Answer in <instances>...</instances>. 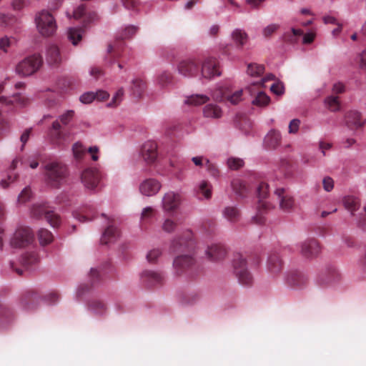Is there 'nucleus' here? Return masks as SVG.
I'll use <instances>...</instances> for the list:
<instances>
[{
	"label": "nucleus",
	"instance_id": "nucleus-56",
	"mask_svg": "<svg viewBox=\"0 0 366 366\" xmlns=\"http://www.w3.org/2000/svg\"><path fill=\"white\" fill-rule=\"evenodd\" d=\"M323 188L327 192H330L334 187V181L331 177H325L322 180Z\"/></svg>",
	"mask_w": 366,
	"mask_h": 366
},
{
	"label": "nucleus",
	"instance_id": "nucleus-37",
	"mask_svg": "<svg viewBox=\"0 0 366 366\" xmlns=\"http://www.w3.org/2000/svg\"><path fill=\"white\" fill-rule=\"evenodd\" d=\"M50 136L51 138L58 144H59L61 139H63V134L61 132V124L58 121L53 122Z\"/></svg>",
	"mask_w": 366,
	"mask_h": 366
},
{
	"label": "nucleus",
	"instance_id": "nucleus-40",
	"mask_svg": "<svg viewBox=\"0 0 366 366\" xmlns=\"http://www.w3.org/2000/svg\"><path fill=\"white\" fill-rule=\"evenodd\" d=\"M16 43L14 37L4 36L0 38V50L4 53H7L9 49Z\"/></svg>",
	"mask_w": 366,
	"mask_h": 366
},
{
	"label": "nucleus",
	"instance_id": "nucleus-63",
	"mask_svg": "<svg viewBox=\"0 0 366 366\" xmlns=\"http://www.w3.org/2000/svg\"><path fill=\"white\" fill-rule=\"evenodd\" d=\"M95 94V99L99 101H104L109 97V94L105 91H99Z\"/></svg>",
	"mask_w": 366,
	"mask_h": 366
},
{
	"label": "nucleus",
	"instance_id": "nucleus-22",
	"mask_svg": "<svg viewBox=\"0 0 366 366\" xmlns=\"http://www.w3.org/2000/svg\"><path fill=\"white\" fill-rule=\"evenodd\" d=\"M19 162L24 164L23 160L19 157H16L12 161L6 177L3 178L0 182V185L3 189L8 188L9 185L14 183L19 177V174L16 173L14 170Z\"/></svg>",
	"mask_w": 366,
	"mask_h": 366
},
{
	"label": "nucleus",
	"instance_id": "nucleus-18",
	"mask_svg": "<svg viewBox=\"0 0 366 366\" xmlns=\"http://www.w3.org/2000/svg\"><path fill=\"white\" fill-rule=\"evenodd\" d=\"M179 73L184 76H197L199 71V64L194 59H185L178 64Z\"/></svg>",
	"mask_w": 366,
	"mask_h": 366
},
{
	"label": "nucleus",
	"instance_id": "nucleus-19",
	"mask_svg": "<svg viewBox=\"0 0 366 366\" xmlns=\"http://www.w3.org/2000/svg\"><path fill=\"white\" fill-rule=\"evenodd\" d=\"M366 123V119L357 111H350L345 114V124L352 130L362 128Z\"/></svg>",
	"mask_w": 366,
	"mask_h": 366
},
{
	"label": "nucleus",
	"instance_id": "nucleus-64",
	"mask_svg": "<svg viewBox=\"0 0 366 366\" xmlns=\"http://www.w3.org/2000/svg\"><path fill=\"white\" fill-rule=\"evenodd\" d=\"M315 34L313 33H307V34H305L304 36H303V43L304 44H310L312 43L314 39H315Z\"/></svg>",
	"mask_w": 366,
	"mask_h": 366
},
{
	"label": "nucleus",
	"instance_id": "nucleus-35",
	"mask_svg": "<svg viewBox=\"0 0 366 366\" xmlns=\"http://www.w3.org/2000/svg\"><path fill=\"white\" fill-rule=\"evenodd\" d=\"M204 115L206 117L219 118L221 117L220 108L214 104H208L204 108Z\"/></svg>",
	"mask_w": 366,
	"mask_h": 366
},
{
	"label": "nucleus",
	"instance_id": "nucleus-13",
	"mask_svg": "<svg viewBox=\"0 0 366 366\" xmlns=\"http://www.w3.org/2000/svg\"><path fill=\"white\" fill-rule=\"evenodd\" d=\"M260 87L259 83H252L247 89L252 96H254L252 104L258 107H264L269 104L270 99L264 92L259 90Z\"/></svg>",
	"mask_w": 366,
	"mask_h": 366
},
{
	"label": "nucleus",
	"instance_id": "nucleus-17",
	"mask_svg": "<svg viewBox=\"0 0 366 366\" xmlns=\"http://www.w3.org/2000/svg\"><path fill=\"white\" fill-rule=\"evenodd\" d=\"M227 252L225 247L221 244H212L205 250L207 258L214 262L222 261L227 256Z\"/></svg>",
	"mask_w": 366,
	"mask_h": 366
},
{
	"label": "nucleus",
	"instance_id": "nucleus-5",
	"mask_svg": "<svg viewBox=\"0 0 366 366\" xmlns=\"http://www.w3.org/2000/svg\"><path fill=\"white\" fill-rule=\"evenodd\" d=\"M37 29L39 33L45 36H49L54 34L56 24L54 16L47 11H41L35 19Z\"/></svg>",
	"mask_w": 366,
	"mask_h": 366
},
{
	"label": "nucleus",
	"instance_id": "nucleus-46",
	"mask_svg": "<svg viewBox=\"0 0 366 366\" xmlns=\"http://www.w3.org/2000/svg\"><path fill=\"white\" fill-rule=\"evenodd\" d=\"M117 230H104L102 234L101 241L104 244L114 241L116 239Z\"/></svg>",
	"mask_w": 366,
	"mask_h": 366
},
{
	"label": "nucleus",
	"instance_id": "nucleus-12",
	"mask_svg": "<svg viewBox=\"0 0 366 366\" xmlns=\"http://www.w3.org/2000/svg\"><path fill=\"white\" fill-rule=\"evenodd\" d=\"M141 156L147 164H153L158 157L157 144L155 142H145L141 149Z\"/></svg>",
	"mask_w": 366,
	"mask_h": 366
},
{
	"label": "nucleus",
	"instance_id": "nucleus-38",
	"mask_svg": "<svg viewBox=\"0 0 366 366\" xmlns=\"http://www.w3.org/2000/svg\"><path fill=\"white\" fill-rule=\"evenodd\" d=\"M172 81V75L167 71L159 73L157 76V83L160 86L164 87L169 84Z\"/></svg>",
	"mask_w": 366,
	"mask_h": 366
},
{
	"label": "nucleus",
	"instance_id": "nucleus-27",
	"mask_svg": "<svg viewBox=\"0 0 366 366\" xmlns=\"http://www.w3.org/2000/svg\"><path fill=\"white\" fill-rule=\"evenodd\" d=\"M342 204L345 208L352 214L359 209L360 207V199L354 195H347L342 198Z\"/></svg>",
	"mask_w": 366,
	"mask_h": 366
},
{
	"label": "nucleus",
	"instance_id": "nucleus-16",
	"mask_svg": "<svg viewBox=\"0 0 366 366\" xmlns=\"http://www.w3.org/2000/svg\"><path fill=\"white\" fill-rule=\"evenodd\" d=\"M33 239L31 230H15L11 239V244L14 247H24L30 244Z\"/></svg>",
	"mask_w": 366,
	"mask_h": 366
},
{
	"label": "nucleus",
	"instance_id": "nucleus-41",
	"mask_svg": "<svg viewBox=\"0 0 366 366\" xmlns=\"http://www.w3.org/2000/svg\"><path fill=\"white\" fill-rule=\"evenodd\" d=\"M38 237L41 245L49 244L53 240V234L49 230H39Z\"/></svg>",
	"mask_w": 366,
	"mask_h": 366
},
{
	"label": "nucleus",
	"instance_id": "nucleus-6",
	"mask_svg": "<svg viewBox=\"0 0 366 366\" xmlns=\"http://www.w3.org/2000/svg\"><path fill=\"white\" fill-rule=\"evenodd\" d=\"M190 247L191 249L187 253L181 254L174 259L173 267L177 275L183 273L196 263L193 243H191Z\"/></svg>",
	"mask_w": 366,
	"mask_h": 366
},
{
	"label": "nucleus",
	"instance_id": "nucleus-9",
	"mask_svg": "<svg viewBox=\"0 0 366 366\" xmlns=\"http://www.w3.org/2000/svg\"><path fill=\"white\" fill-rule=\"evenodd\" d=\"M102 178L101 172L95 168H87L81 175V180L84 187L90 190H94L99 186Z\"/></svg>",
	"mask_w": 366,
	"mask_h": 366
},
{
	"label": "nucleus",
	"instance_id": "nucleus-20",
	"mask_svg": "<svg viewBox=\"0 0 366 366\" xmlns=\"http://www.w3.org/2000/svg\"><path fill=\"white\" fill-rule=\"evenodd\" d=\"M274 194L280 202V207L284 212H292L295 207V200L292 197L285 192L284 188H277Z\"/></svg>",
	"mask_w": 366,
	"mask_h": 366
},
{
	"label": "nucleus",
	"instance_id": "nucleus-25",
	"mask_svg": "<svg viewBox=\"0 0 366 366\" xmlns=\"http://www.w3.org/2000/svg\"><path fill=\"white\" fill-rule=\"evenodd\" d=\"M46 60L50 65L57 66L61 61L59 49L56 45H50L46 50Z\"/></svg>",
	"mask_w": 366,
	"mask_h": 366
},
{
	"label": "nucleus",
	"instance_id": "nucleus-21",
	"mask_svg": "<svg viewBox=\"0 0 366 366\" xmlns=\"http://www.w3.org/2000/svg\"><path fill=\"white\" fill-rule=\"evenodd\" d=\"M181 197L179 194L168 192L162 198V207L164 211L173 212L179 207Z\"/></svg>",
	"mask_w": 366,
	"mask_h": 366
},
{
	"label": "nucleus",
	"instance_id": "nucleus-53",
	"mask_svg": "<svg viewBox=\"0 0 366 366\" xmlns=\"http://www.w3.org/2000/svg\"><path fill=\"white\" fill-rule=\"evenodd\" d=\"M300 125V120L298 119H292L289 124V133L296 134L298 132Z\"/></svg>",
	"mask_w": 366,
	"mask_h": 366
},
{
	"label": "nucleus",
	"instance_id": "nucleus-26",
	"mask_svg": "<svg viewBox=\"0 0 366 366\" xmlns=\"http://www.w3.org/2000/svg\"><path fill=\"white\" fill-rule=\"evenodd\" d=\"M281 142V135L278 131L271 130L264 137V143L268 149L277 148Z\"/></svg>",
	"mask_w": 366,
	"mask_h": 366
},
{
	"label": "nucleus",
	"instance_id": "nucleus-10",
	"mask_svg": "<svg viewBox=\"0 0 366 366\" xmlns=\"http://www.w3.org/2000/svg\"><path fill=\"white\" fill-rule=\"evenodd\" d=\"M220 74L221 71L219 67V62L215 58L208 57L204 60L201 67V75L202 78L210 79Z\"/></svg>",
	"mask_w": 366,
	"mask_h": 366
},
{
	"label": "nucleus",
	"instance_id": "nucleus-48",
	"mask_svg": "<svg viewBox=\"0 0 366 366\" xmlns=\"http://www.w3.org/2000/svg\"><path fill=\"white\" fill-rule=\"evenodd\" d=\"M144 277L152 282H159L162 280V275L154 271L147 270L143 272Z\"/></svg>",
	"mask_w": 366,
	"mask_h": 366
},
{
	"label": "nucleus",
	"instance_id": "nucleus-60",
	"mask_svg": "<svg viewBox=\"0 0 366 366\" xmlns=\"http://www.w3.org/2000/svg\"><path fill=\"white\" fill-rule=\"evenodd\" d=\"M270 89L273 93L277 95H281L284 92V86L281 84H273Z\"/></svg>",
	"mask_w": 366,
	"mask_h": 366
},
{
	"label": "nucleus",
	"instance_id": "nucleus-4",
	"mask_svg": "<svg viewBox=\"0 0 366 366\" xmlns=\"http://www.w3.org/2000/svg\"><path fill=\"white\" fill-rule=\"evenodd\" d=\"M43 59L39 54H33L24 59L16 67V73L22 76H28L36 73L42 66Z\"/></svg>",
	"mask_w": 366,
	"mask_h": 366
},
{
	"label": "nucleus",
	"instance_id": "nucleus-49",
	"mask_svg": "<svg viewBox=\"0 0 366 366\" xmlns=\"http://www.w3.org/2000/svg\"><path fill=\"white\" fill-rule=\"evenodd\" d=\"M31 197V192L29 187H25L18 197L19 203L24 204L29 201Z\"/></svg>",
	"mask_w": 366,
	"mask_h": 366
},
{
	"label": "nucleus",
	"instance_id": "nucleus-59",
	"mask_svg": "<svg viewBox=\"0 0 366 366\" xmlns=\"http://www.w3.org/2000/svg\"><path fill=\"white\" fill-rule=\"evenodd\" d=\"M332 91L334 94H342L345 91V86L343 84L337 82L334 84Z\"/></svg>",
	"mask_w": 366,
	"mask_h": 366
},
{
	"label": "nucleus",
	"instance_id": "nucleus-24",
	"mask_svg": "<svg viewBox=\"0 0 366 366\" xmlns=\"http://www.w3.org/2000/svg\"><path fill=\"white\" fill-rule=\"evenodd\" d=\"M301 252L307 258H311L319 254L320 247L315 240H310L302 245Z\"/></svg>",
	"mask_w": 366,
	"mask_h": 366
},
{
	"label": "nucleus",
	"instance_id": "nucleus-28",
	"mask_svg": "<svg viewBox=\"0 0 366 366\" xmlns=\"http://www.w3.org/2000/svg\"><path fill=\"white\" fill-rule=\"evenodd\" d=\"M27 99L21 96L20 93H16L12 97H0V103L6 105H20L24 106L26 104Z\"/></svg>",
	"mask_w": 366,
	"mask_h": 366
},
{
	"label": "nucleus",
	"instance_id": "nucleus-14",
	"mask_svg": "<svg viewBox=\"0 0 366 366\" xmlns=\"http://www.w3.org/2000/svg\"><path fill=\"white\" fill-rule=\"evenodd\" d=\"M161 187L162 184L157 179L148 178L140 183L139 190L142 195L152 197L157 194Z\"/></svg>",
	"mask_w": 366,
	"mask_h": 366
},
{
	"label": "nucleus",
	"instance_id": "nucleus-62",
	"mask_svg": "<svg viewBox=\"0 0 366 366\" xmlns=\"http://www.w3.org/2000/svg\"><path fill=\"white\" fill-rule=\"evenodd\" d=\"M178 226L179 224L177 222L171 219H167L164 222L163 229H172Z\"/></svg>",
	"mask_w": 366,
	"mask_h": 366
},
{
	"label": "nucleus",
	"instance_id": "nucleus-2",
	"mask_svg": "<svg viewBox=\"0 0 366 366\" xmlns=\"http://www.w3.org/2000/svg\"><path fill=\"white\" fill-rule=\"evenodd\" d=\"M268 184L265 182H261L257 187V196L259 201L257 206V214L252 219V221L258 225H262L264 223L265 219L264 217V214L273 208L272 204L264 200L268 195Z\"/></svg>",
	"mask_w": 366,
	"mask_h": 366
},
{
	"label": "nucleus",
	"instance_id": "nucleus-31",
	"mask_svg": "<svg viewBox=\"0 0 366 366\" xmlns=\"http://www.w3.org/2000/svg\"><path fill=\"white\" fill-rule=\"evenodd\" d=\"M302 35L303 31L302 29L292 28L290 31H287L283 34L282 39L285 42L295 44Z\"/></svg>",
	"mask_w": 366,
	"mask_h": 366
},
{
	"label": "nucleus",
	"instance_id": "nucleus-52",
	"mask_svg": "<svg viewBox=\"0 0 366 366\" xmlns=\"http://www.w3.org/2000/svg\"><path fill=\"white\" fill-rule=\"evenodd\" d=\"M154 209L151 207L144 208L141 214V219L142 221H147L154 216Z\"/></svg>",
	"mask_w": 366,
	"mask_h": 366
},
{
	"label": "nucleus",
	"instance_id": "nucleus-54",
	"mask_svg": "<svg viewBox=\"0 0 366 366\" xmlns=\"http://www.w3.org/2000/svg\"><path fill=\"white\" fill-rule=\"evenodd\" d=\"M122 2L128 10H136L138 6V0H122Z\"/></svg>",
	"mask_w": 366,
	"mask_h": 366
},
{
	"label": "nucleus",
	"instance_id": "nucleus-47",
	"mask_svg": "<svg viewBox=\"0 0 366 366\" xmlns=\"http://www.w3.org/2000/svg\"><path fill=\"white\" fill-rule=\"evenodd\" d=\"M227 165L229 169L236 170L243 167L244 161L240 158L231 157L227 160Z\"/></svg>",
	"mask_w": 366,
	"mask_h": 366
},
{
	"label": "nucleus",
	"instance_id": "nucleus-55",
	"mask_svg": "<svg viewBox=\"0 0 366 366\" xmlns=\"http://www.w3.org/2000/svg\"><path fill=\"white\" fill-rule=\"evenodd\" d=\"M94 99H95V94L94 92L84 93L79 98V100L84 104H89Z\"/></svg>",
	"mask_w": 366,
	"mask_h": 366
},
{
	"label": "nucleus",
	"instance_id": "nucleus-3",
	"mask_svg": "<svg viewBox=\"0 0 366 366\" xmlns=\"http://www.w3.org/2000/svg\"><path fill=\"white\" fill-rule=\"evenodd\" d=\"M30 214L35 219H39L44 215L46 221L52 227H59L61 225L60 216L51 211L45 203L33 204L30 209Z\"/></svg>",
	"mask_w": 366,
	"mask_h": 366
},
{
	"label": "nucleus",
	"instance_id": "nucleus-11",
	"mask_svg": "<svg viewBox=\"0 0 366 366\" xmlns=\"http://www.w3.org/2000/svg\"><path fill=\"white\" fill-rule=\"evenodd\" d=\"M242 90H237L231 93L229 90L219 88L213 94V99L216 101H228L232 104H237L242 100Z\"/></svg>",
	"mask_w": 366,
	"mask_h": 366
},
{
	"label": "nucleus",
	"instance_id": "nucleus-15",
	"mask_svg": "<svg viewBox=\"0 0 366 366\" xmlns=\"http://www.w3.org/2000/svg\"><path fill=\"white\" fill-rule=\"evenodd\" d=\"M72 151L74 158L78 161L83 159L86 152L91 154V158L93 161L96 162L99 159V148L97 146L86 149L81 143L76 142L72 147Z\"/></svg>",
	"mask_w": 366,
	"mask_h": 366
},
{
	"label": "nucleus",
	"instance_id": "nucleus-32",
	"mask_svg": "<svg viewBox=\"0 0 366 366\" xmlns=\"http://www.w3.org/2000/svg\"><path fill=\"white\" fill-rule=\"evenodd\" d=\"M232 187L234 192L239 196L244 197L247 193V187L244 182L239 179H233L231 182Z\"/></svg>",
	"mask_w": 366,
	"mask_h": 366
},
{
	"label": "nucleus",
	"instance_id": "nucleus-29",
	"mask_svg": "<svg viewBox=\"0 0 366 366\" xmlns=\"http://www.w3.org/2000/svg\"><path fill=\"white\" fill-rule=\"evenodd\" d=\"M232 39L238 48H242L247 43L248 35L244 30L236 29L232 33Z\"/></svg>",
	"mask_w": 366,
	"mask_h": 366
},
{
	"label": "nucleus",
	"instance_id": "nucleus-51",
	"mask_svg": "<svg viewBox=\"0 0 366 366\" xmlns=\"http://www.w3.org/2000/svg\"><path fill=\"white\" fill-rule=\"evenodd\" d=\"M74 116V111L68 110L62 115L60 116V121L64 125H67L73 119Z\"/></svg>",
	"mask_w": 366,
	"mask_h": 366
},
{
	"label": "nucleus",
	"instance_id": "nucleus-50",
	"mask_svg": "<svg viewBox=\"0 0 366 366\" xmlns=\"http://www.w3.org/2000/svg\"><path fill=\"white\" fill-rule=\"evenodd\" d=\"M205 165L207 167V171L212 176L214 177L219 176V171L215 164L211 163L209 159H205Z\"/></svg>",
	"mask_w": 366,
	"mask_h": 366
},
{
	"label": "nucleus",
	"instance_id": "nucleus-1",
	"mask_svg": "<svg viewBox=\"0 0 366 366\" xmlns=\"http://www.w3.org/2000/svg\"><path fill=\"white\" fill-rule=\"evenodd\" d=\"M44 173L47 184L52 187L58 188L67 176V168L63 163L53 161L44 166Z\"/></svg>",
	"mask_w": 366,
	"mask_h": 366
},
{
	"label": "nucleus",
	"instance_id": "nucleus-34",
	"mask_svg": "<svg viewBox=\"0 0 366 366\" xmlns=\"http://www.w3.org/2000/svg\"><path fill=\"white\" fill-rule=\"evenodd\" d=\"M209 101V97L206 95L195 94L187 98L185 104L192 106L202 105Z\"/></svg>",
	"mask_w": 366,
	"mask_h": 366
},
{
	"label": "nucleus",
	"instance_id": "nucleus-42",
	"mask_svg": "<svg viewBox=\"0 0 366 366\" xmlns=\"http://www.w3.org/2000/svg\"><path fill=\"white\" fill-rule=\"evenodd\" d=\"M81 29L70 28L68 31V37L74 45H76L81 39Z\"/></svg>",
	"mask_w": 366,
	"mask_h": 366
},
{
	"label": "nucleus",
	"instance_id": "nucleus-8",
	"mask_svg": "<svg viewBox=\"0 0 366 366\" xmlns=\"http://www.w3.org/2000/svg\"><path fill=\"white\" fill-rule=\"evenodd\" d=\"M137 31V27L134 26H129L118 36L113 44L108 46V53L113 57L117 58L120 56L122 51L124 42L123 39L131 38Z\"/></svg>",
	"mask_w": 366,
	"mask_h": 366
},
{
	"label": "nucleus",
	"instance_id": "nucleus-58",
	"mask_svg": "<svg viewBox=\"0 0 366 366\" xmlns=\"http://www.w3.org/2000/svg\"><path fill=\"white\" fill-rule=\"evenodd\" d=\"M279 29V25L277 24H271L267 26L263 30V34L265 37L270 36L273 33H274Z\"/></svg>",
	"mask_w": 366,
	"mask_h": 366
},
{
	"label": "nucleus",
	"instance_id": "nucleus-30",
	"mask_svg": "<svg viewBox=\"0 0 366 366\" xmlns=\"http://www.w3.org/2000/svg\"><path fill=\"white\" fill-rule=\"evenodd\" d=\"M222 214L228 221L234 222L239 219L240 211L237 207L228 206L223 209Z\"/></svg>",
	"mask_w": 366,
	"mask_h": 366
},
{
	"label": "nucleus",
	"instance_id": "nucleus-57",
	"mask_svg": "<svg viewBox=\"0 0 366 366\" xmlns=\"http://www.w3.org/2000/svg\"><path fill=\"white\" fill-rule=\"evenodd\" d=\"M161 255V252L159 249H155L149 252L147 255V258L149 262H154L157 258Z\"/></svg>",
	"mask_w": 366,
	"mask_h": 366
},
{
	"label": "nucleus",
	"instance_id": "nucleus-39",
	"mask_svg": "<svg viewBox=\"0 0 366 366\" xmlns=\"http://www.w3.org/2000/svg\"><path fill=\"white\" fill-rule=\"evenodd\" d=\"M145 83L139 79H136L132 81V90L134 96L139 97L142 95L145 89Z\"/></svg>",
	"mask_w": 366,
	"mask_h": 366
},
{
	"label": "nucleus",
	"instance_id": "nucleus-7",
	"mask_svg": "<svg viewBox=\"0 0 366 366\" xmlns=\"http://www.w3.org/2000/svg\"><path fill=\"white\" fill-rule=\"evenodd\" d=\"M234 272L239 282L242 285H249L252 283L253 278L246 267V261L243 257L237 254L232 260Z\"/></svg>",
	"mask_w": 366,
	"mask_h": 366
},
{
	"label": "nucleus",
	"instance_id": "nucleus-61",
	"mask_svg": "<svg viewBox=\"0 0 366 366\" xmlns=\"http://www.w3.org/2000/svg\"><path fill=\"white\" fill-rule=\"evenodd\" d=\"M31 134V129H27L24 131V132L21 136V142H22V147L21 148V150L24 149L25 144L29 140V136Z\"/></svg>",
	"mask_w": 366,
	"mask_h": 366
},
{
	"label": "nucleus",
	"instance_id": "nucleus-36",
	"mask_svg": "<svg viewBox=\"0 0 366 366\" xmlns=\"http://www.w3.org/2000/svg\"><path fill=\"white\" fill-rule=\"evenodd\" d=\"M325 104L327 109L331 112H337L340 109V107L339 97L334 95L327 97L325 99Z\"/></svg>",
	"mask_w": 366,
	"mask_h": 366
},
{
	"label": "nucleus",
	"instance_id": "nucleus-33",
	"mask_svg": "<svg viewBox=\"0 0 366 366\" xmlns=\"http://www.w3.org/2000/svg\"><path fill=\"white\" fill-rule=\"evenodd\" d=\"M197 195L201 198V195L205 199H210L212 197V186L207 181H202L197 188Z\"/></svg>",
	"mask_w": 366,
	"mask_h": 366
},
{
	"label": "nucleus",
	"instance_id": "nucleus-23",
	"mask_svg": "<svg viewBox=\"0 0 366 366\" xmlns=\"http://www.w3.org/2000/svg\"><path fill=\"white\" fill-rule=\"evenodd\" d=\"M74 17L76 19L84 18V22L89 24L97 19V14L94 11H89L86 4H81L74 10Z\"/></svg>",
	"mask_w": 366,
	"mask_h": 366
},
{
	"label": "nucleus",
	"instance_id": "nucleus-44",
	"mask_svg": "<svg viewBox=\"0 0 366 366\" xmlns=\"http://www.w3.org/2000/svg\"><path fill=\"white\" fill-rule=\"evenodd\" d=\"M268 267L273 273L277 272L281 268V262L278 257L272 256L268 259Z\"/></svg>",
	"mask_w": 366,
	"mask_h": 366
},
{
	"label": "nucleus",
	"instance_id": "nucleus-43",
	"mask_svg": "<svg viewBox=\"0 0 366 366\" xmlns=\"http://www.w3.org/2000/svg\"><path fill=\"white\" fill-rule=\"evenodd\" d=\"M264 70V66L256 64H249L247 66V74L252 76L261 75Z\"/></svg>",
	"mask_w": 366,
	"mask_h": 366
},
{
	"label": "nucleus",
	"instance_id": "nucleus-45",
	"mask_svg": "<svg viewBox=\"0 0 366 366\" xmlns=\"http://www.w3.org/2000/svg\"><path fill=\"white\" fill-rule=\"evenodd\" d=\"M124 90L122 88L118 89L114 95L112 100L107 104L109 107H115L120 104L123 99Z\"/></svg>",
	"mask_w": 366,
	"mask_h": 366
}]
</instances>
